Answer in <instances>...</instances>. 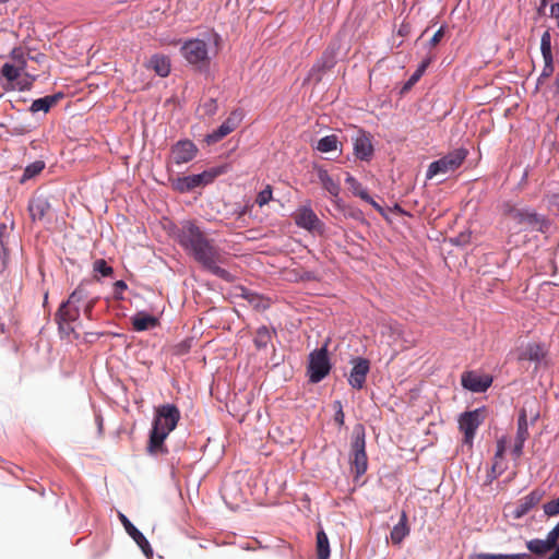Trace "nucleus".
Listing matches in <instances>:
<instances>
[{"label":"nucleus","mask_w":559,"mask_h":559,"mask_svg":"<svg viewBox=\"0 0 559 559\" xmlns=\"http://www.w3.org/2000/svg\"><path fill=\"white\" fill-rule=\"evenodd\" d=\"M174 238L205 271L226 282L234 280L233 275L221 266L226 263V254L194 221L181 222L174 230Z\"/></svg>","instance_id":"obj_1"},{"label":"nucleus","mask_w":559,"mask_h":559,"mask_svg":"<svg viewBox=\"0 0 559 559\" xmlns=\"http://www.w3.org/2000/svg\"><path fill=\"white\" fill-rule=\"evenodd\" d=\"M180 419V412L173 404H165L156 409L153 428L150 433L147 451L151 454H165L168 452L164 445L165 439L176 428Z\"/></svg>","instance_id":"obj_2"},{"label":"nucleus","mask_w":559,"mask_h":559,"mask_svg":"<svg viewBox=\"0 0 559 559\" xmlns=\"http://www.w3.org/2000/svg\"><path fill=\"white\" fill-rule=\"evenodd\" d=\"M227 165L212 167L198 175L178 177L173 181V187L180 193L190 192L195 188L204 187L213 182L218 176L225 174Z\"/></svg>","instance_id":"obj_3"},{"label":"nucleus","mask_w":559,"mask_h":559,"mask_svg":"<svg viewBox=\"0 0 559 559\" xmlns=\"http://www.w3.org/2000/svg\"><path fill=\"white\" fill-rule=\"evenodd\" d=\"M349 461L356 477L364 475L368 468V456L366 453V432L362 425H356L353 430Z\"/></svg>","instance_id":"obj_4"},{"label":"nucleus","mask_w":559,"mask_h":559,"mask_svg":"<svg viewBox=\"0 0 559 559\" xmlns=\"http://www.w3.org/2000/svg\"><path fill=\"white\" fill-rule=\"evenodd\" d=\"M468 155V151L464 147L455 148L442 156L438 160L432 162L427 169L426 178L432 179L438 175H445L459 169Z\"/></svg>","instance_id":"obj_5"},{"label":"nucleus","mask_w":559,"mask_h":559,"mask_svg":"<svg viewBox=\"0 0 559 559\" xmlns=\"http://www.w3.org/2000/svg\"><path fill=\"white\" fill-rule=\"evenodd\" d=\"M79 318L80 307H74L73 305H69L68 301H63L56 312L59 332L67 337L73 335L74 338H79L80 335L73 325Z\"/></svg>","instance_id":"obj_6"},{"label":"nucleus","mask_w":559,"mask_h":559,"mask_svg":"<svg viewBox=\"0 0 559 559\" xmlns=\"http://www.w3.org/2000/svg\"><path fill=\"white\" fill-rule=\"evenodd\" d=\"M330 369L331 365L325 346L320 349H316L309 355L308 374L309 380L312 383H318L325 378L329 374Z\"/></svg>","instance_id":"obj_7"},{"label":"nucleus","mask_w":559,"mask_h":559,"mask_svg":"<svg viewBox=\"0 0 559 559\" xmlns=\"http://www.w3.org/2000/svg\"><path fill=\"white\" fill-rule=\"evenodd\" d=\"M181 52L190 64L200 68L209 64L207 45L201 39L186 41L181 47Z\"/></svg>","instance_id":"obj_8"},{"label":"nucleus","mask_w":559,"mask_h":559,"mask_svg":"<svg viewBox=\"0 0 559 559\" xmlns=\"http://www.w3.org/2000/svg\"><path fill=\"white\" fill-rule=\"evenodd\" d=\"M502 213L521 227L534 228L540 224V218L536 212L519 209L511 203H504L502 205Z\"/></svg>","instance_id":"obj_9"},{"label":"nucleus","mask_w":559,"mask_h":559,"mask_svg":"<svg viewBox=\"0 0 559 559\" xmlns=\"http://www.w3.org/2000/svg\"><path fill=\"white\" fill-rule=\"evenodd\" d=\"M484 420L483 411L477 408L471 412H465L460 416L459 427L464 433V443L472 447L476 430Z\"/></svg>","instance_id":"obj_10"},{"label":"nucleus","mask_w":559,"mask_h":559,"mask_svg":"<svg viewBox=\"0 0 559 559\" xmlns=\"http://www.w3.org/2000/svg\"><path fill=\"white\" fill-rule=\"evenodd\" d=\"M295 224L311 233H322L323 223L319 219L318 215L309 206H302L296 210L293 214Z\"/></svg>","instance_id":"obj_11"},{"label":"nucleus","mask_w":559,"mask_h":559,"mask_svg":"<svg viewBox=\"0 0 559 559\" xmlns=\"http://www.w3.org/2000/svg\"><path fill=\"white\" fill-rule=\"evenodd\" d=\"M243 114L240 110H234L228 118L212 133L207 134L205 141L207 144H214L231 133L241 122Z\"/></svg>","instance_id":"obj_12"},{"label":"nucleus","mask_w":559,"mask_h":559,"mask_svg":"<svg viewBox=\"0 0 559 559\" xmlns=\"http://www.w3.org/2000/svg\"><path fill=\"white\" fill-rule=\"evenodd\" d=\"M559 542V523L547 534L546 539H531L526 543V548L534 555L543 557L551 551Z\"/></svg>","instance_id":"obj_13"},{"label":"nucleus","mask_w":559,"mask_h":559,"mask_svg":"<svg viewBox=\"0 0 559 559\" xmlns=\"http://www.w3.org/2000/svg\"><path fill=\"white\" fill-rule=\"evenodd\" d=\"M544 495V490L534 489L528 495L519 499L512 510L513 519L519 520L525 514H527L534 507H536L543 500Z\"/></svg>","instance_id":"obj_14"},{"label":"nucleus","mask_w":559,"mask_h":559,"mask_svg":"<svg viewBox=\"0 0 559 559\" xmlns=\"http://www.w3.org/2000/svg\"><path fill=\"white\" fill-rule=\"evenodd\" d=\"M369 370L370 362L368 359L361 357L353 359V368L348 377L349 384L356 390H361Z\"/></svg>","instance_id":"obj_15"},{"label":"nucleus","mask_w":559,"mask_h":559,"mask_svg":"<svg viewBox=\"0 0 559 559\" xmlns=\"http://www.w3.org/2000/svg\"><path fill=\"white\" fill-rule=\"evenodd\" d=\"M197 145L190 140H180L171 147L173 159L177 165L192 160L198 154Z\"/></svg>","instance_id":"obj_16"},{"label":"nucleus","mask_w":559,"mask_h":559,"mask_svg":"<svg viewBox=\"0 0 559 559\" xmlns=\"http://www.w3.org/2000/svg\"><path fill=\"white\" fill-rule=\"evenodd\" d=\"M118 518L121 524L123 525L126 532L142 549L144 555L146 557H151L153 555V549L147 539L145 538V536L129 521V519L123 513L119 512Z\"/></svg>","instance_id":"obj_17"},{"label":"nucleus","mask_w":559,"mask_h":559,"mask_svg":"<svg viewBox=\"0 0 559 559\" xmlns=\"http://www.w3.org/2000/svg\"><path fill=\"white\" fill-rule=\"evenodd\" d=\"M462 385L473 392H485L491 384L492 380L488 376H479L475 372H464L462 374Z\"/></svg>","instance_id":"obj_18"},{"label":"nucleus","mask_w":559,"mask_h":559,"mask_svg":"<svg viewBox=\"0 0 559 559\" xmlns=\"http://www.w3.org/2000/svg\"><path fill=\"white\" fill-rule=\"evenodd\" d=\"M547 350L538 343H528L518 348V360H528L539 364L546 357Z\"/></svg>","instance_id":"obj_19"},{"label":"nucleus","mask_w":559,"mask_h":559,"mask_svg":"<svg viewBox=\"0 0 559 559\" xmlns=\"http://www.w3.org/2000/svg\"><path fill=\"white\" fill-rule=\"evenodd\" d=\"M504 452H506V441H504V439H500L497 442V451L495 453L491 469L487 474L488 483H491L492 480L497 479L506 471L507 466L503 462Z\"/></svg>","instance_id":"obj_20"},{"label":"nucleus","mask_w":559,"mask_h":559,"mask_svg":"<svg viewBox=\"0 0 559 559\" xmlns=\"http://www.w3.org/2000/svg\"><path fill=\"white\" fill-rule=\"evenodd\" d=\"M354 154L361 160H369L373 154V146L370 136L365 132H359L354 142Z\"/></svg>","instance_id":"obj_21"},{"label":"nucleus","mask_w":559,"mask_h":559,"mask_svg":"<svg viewBox=\"0 0 559 559\" xmlns=\"http://www.w3.org/2000/svg\"><path fill=\"white\" fill-rule=\"evenodd\" d=\"M540 50H542V55H543L544 63H545L543 72H542V76L548 78L554 72L551 41H550V34L548 32H545L542 35Z\"/></svg>","instance_id":"obj_22"},{"label":"nucleus","mask_w":559,"mask_h":559,"mask_svg":"<svg viewBox=\"0 0 559 559\" xmlns=\"http://www.w3.org/2000/svg\"><path fill=\"white\" fill-rule=\"evenodd\" d=\"M50 209V203L44 197L33 198L28 203V211L33 221H41L49 213Z\"/></svg>","instance_id":"obj_23"},{"label":"nucleus","mask_w":559,"mask_h":559,"mask_svg":"<svg viewBox=\"0 0 559 559\" xmlns=\"http://www.w3.org/2000/svg\"><path fill=\"white\" fill-rule=\"evenodd\" d=\"M132 328L136 332L146 331L150 329H154L159 324V321L156 317L146 314L144 312H139L131 319Z\"/></svg>","instance_id":"obj_24"},{"label":"nucleus","mask_w":559,"mask_h":559,"mask_svg":"<svg viewBox=\"0 0 559 559\" xmlns=\"http://www.w3.org/2000/svg\"><path fill=\"white\" fill-rule=\"evenodd\" d=\"M408 534L409 527L407 525V515L403 511L399 523L392 528L390 537L394 545H400Z\"/></svg>","instance_id":"obj_25"},{"label":"nucleus","mask_w":559,"mask_h":559,"mask_svg":"<svg viewBox=\"0 0 559 559\" xmlns=\"http://www.w3.org/2000/svg\"><path fill=\"white\" fill-rule=\"evenodd\" d=\"M61 98H62V94H55V95H48V96L35 99L32 103L29 110L32 112H38V111L48 112L50 110V108L53 107Z\"/></svg>","instance_id":"obj_26"},{"label":"nucleus","mask_w":559,"mask_h":559,"mask_svg":"<svg viewBox=\"0 0 559 559\" xmlns=\"http://www.w3.org/2000/svg\"><path fill=\"white\" fill-rule=\"evenodd\" d=\"M150 67L162 78L170 72V61L167 57L155 55L150 59Z\"/></svg>","instance_id":"obj_27"},{"label":"nucleus","mask_w":559,"mask_h":559,"mask_svg":"<svg viewBox=\"0 0 559 559\" xmlns=\"http://www.w3.org/2000/svg\"><path fill=\"white\" fill-rule=\"evenodd\" d=\"M241 297L246 299L248 304L255 310H264L270 306L267 299L248 289H242Z\"/></svg>","instance_id":"obj_28"},{"label":"nucleus","mask_w":559,"mask_h":559,"mask_svg":"<svg viewBox=\"0 0 559 559\" xmlns=\"http://www.w3.org/2000/svg\"><path fill=\"white\" fill-rule=\"evenodd\" d=\"M318 177H319V180L322 185V187L333 197H337L340 191H341V187L338 185V182H336L330 175L326 170H319V174H318Z\"/></svg>","instance_id":"obj_29"},{"label":"nucleus","mask_w":559,"mask_h":559,"mask_svg":"<svg viewBox=\"0 0 559 559\" xmlns=\"http://www.w3.org/2000/svg\"><path fill=\"white\" fill-rule=\"evenodd\" d=\"M317 558L329 559L330 558V544L329 538L323 530L317 533Z\"/></svg>","instance_id":"obj_30"},{"label":"nucleus","mask_w":559,"mask_h":559,"mask_svg":"<svg viewBox=\"0 0 559 559\" xmlns=\"http://www.w3.org/2000/svg\"><path fill=\"white\" fill-rule=\"evenodd\" d=\"M345 182L348 186V189L353 192L354 195L359 197L361 200H370L371 197L366 191V189L362 188L361 183L358 182L356 178H354L352 175H347Z\"/></svg>","instance_id":"obj_31"},{"label":"nucleus","mask_w":559,"mask_h":559,"mask_svg":"<svg viewBox=\"0 0 559 559\" xmlns=\"http://www.w3.org/2000/svg\"><path fill=\"white\" fill-rule=\"evenodd\" d=\"M88 292L83 284H80L66 300L69 305H73L74 307H80L81 304H84L88 299Z\"/></svg>","instance_id":"obj_32"},{"label":"nucleus","mask_w":559,"mask_h":559,"mask_svg":"<svg viewBox=\"0 0 559 559\" xmlns=\"http://www.w3.org/2000/svg\"><path fill=\"white\" fill-rule=\"evenodd\" d=\"M338 139L335 134L326 135L319 140L317 150L322 153L335 151L337 148Z\"/></svg>","instance_id":"obj_33"},{"label":"nucleus","mask_w":559,"mask_h":559,"mask_svg":"<svg viewBox=\"0 0 559 559\" xmlns=\"http://www.w3.org/2000/svg\"><path fill=\"white\" fill-rule=\"evenodd\" d=\"M23 72L22 69L11 63H4L1 68V75L10 83H15Z\"/></svg>","instance_id":"obj_34"},{"label":"nucleus","mask_w":559,"mask_h":559,"mask_svg":"<svg viewBox=\"0 0 559 559\" xmlns=\"http://www.w3.org/2000/svg\"><path fill=\"white\" fill-rule=\"evenodd\" d=\"M272 334L266 326H261L257 330L254 336V345L257 348H264L271 342Z\"/></svg>","instance_id":"obj_35"},{"label":"nucleus","mask_w":559,"mask_h":559,"mask_svg":"<svg viewBox=\"0 0 559 559\" xmlns=\"http://www.w3.org/2000/svg\"><path fill=\"white\" fill-rule=\"evenodd\" d=\"M528 436H530V433H528V428H527V415H526V411L522 409L520 412L519 419H518V431H516L515 439L526 441Z\"/></svg>","instance_id":"obj_36"},{"label":"nucleus","mask_w":559,"mask_h":559,"mask_svg":"<svg viewBox=\"0 0 559 559\" xmlns=\"http://www.w3.org/2000/svg\"><path fill=\"white\" fill-rule=\"evenodd\" d=\"M36 80L35 75H32L25 71L21 73V76L16 80L15 86L20 91H28L33 86L34 81Z\"/></svg>","instance_id":"obj_37"},{"label":"nucleus","mask_w":559,"mask_h":559,"mask_svg":"<svg viewBox=\"0 0 559 559\" xmlns=\"http://www.w3.org/2000/svg\"><path fill=\"white\" fill-rule=\"evenodd\" d=\"M10 58L12 59V63L11 64H14L16 66L17 68L22 69L23 71H25V68H26V58H25V53L23 51L22 48H14L11 53H10Z\"/></svg>","instance_id":"obj_38"},{"label":"nucleus","mask_w":559,"mask_h":559,"mask_svg":"<svg viewBox=\"0 0 559 559\" xmlns=\"http://www.w3.org/2000/svg\"><path fill=\"white\" fill-rule=\"evenodd\" d=\"M45 168V163L43 160H36L32 164H29L23 174L24 179H31L41 173V170Z\"/></svg>","instance_id":"obj_39"},{"label":"nucleus","mask_w":559,"mask_h":559,"mask_svg":"<svg viewBox=\"0 0 559 559\" xmlns=\"http://www.w3.org/2000/svg\"><path fill=\"white\" fill-rule=\"evenodd\" d=\"M192 346V338H186L171 347V353L176 356L186 355Z\"/></svg>","instance_id":"obj_40"},{"label":"nucleus","mask_w":559,"mask_h":559,"mask_svg":"<svg viewBox=\"0 0 559 559\" xmlns=\"http://www.w3.org/2000/svg\"><path fill=\"white\" fill-rule=\"evenodd\" d=\"M93 269L95 272L100 273L103 276H109L112 274L114 270L104 259H98L94 262Z\"/></svg>","instance_id":"obj_41"},{"label":"nucleus","mask_w":559,"mask_h":559,"mask_svg":"<svg viewBox=\"0 0 559 559\" xmlns=\"http://www.w3.org/2000/svg\"><path fill=\"white\" fill-rule=\"evenodd\" d=\"M202 112L206 117H212L217 112L218 106L216 99L210 98L201 106Z\"/></svg>","instance_id":"obj_42"},{"label":"nucleus","mask_w":559,"mask_h":559,"mask_svg":"<svg viewBox=\"0 0 559 559\" xmlns=\"http://www.w3.org/2000/svg\"><path fill=\"white\" fill-rule=\"evenodd\" d=\"M272 188L271 186H266L265 189H263L262 191L259 192L257 199H255V203L259 205V206H263L265 204H267L271 199H272Z\"/></svg>","instance_id":"obj_43"},{"label":"nucleus","mask_w":559,"mask_h":559,"mask_svg":"<svg viewBox=\"0 0 559 559\" xmlns=\"http://www.w3.org/2000/svg\"><path fill=\"white\" fill-rule=\"evenodd\" d=\"M333 407H334V411H335V414H334V421L340 426L342 427L344 425V421H345V414L343 412V405H342V402L341 401H334L333 403Z\"/></svg>","instance_id":"obj_44"},{"label":"nucleus","mask_w":559,"mask_h":559,"mask_svg":"<svg viewBox=\"0 0 559 559\" xmlns=\"http://www.w3.org/2000/svg\"><path fill=\"white\" fill-rule=\"evenodd\" d=\"M544 512L548 516L559 514V499L551 500L543 506Z\"/></svg>","instance_id":"obj_45"},{"label":"nucleus","mask_w":559,"mask_h":559,"mask_svg":"<svg viewBox=\"0 0 559 559\" xmlns=\"http://www.w3.org/2000/svg\"><path fill=\"white\" fill-rule=\"evenodd\" d=\"M13 223L10 225L7 222L0 223V248H4V240L9 237L10 229H12Z\"/></svg>","instance_id":"obj_46"},{"label":"nucleus","mask_w":559,"mask_h":559,"mask_svg":"<svg viewBox=\"0 0 559 559\" xmlns=\"http://www.w3.org/2000/svg\"><path fill=\"white\" fill-rule=\"evenodd\" d=\"M97 299L95 297H91L88 295V299L83 304V312L88 318L92 319V312L96 305Z\"/></svg>","instance_id":"obj_47"},{"label":"nucleus","mask_w":559,"mask_h":559,"mask_svg":"<svg viewBox=\"0 0 559 559\" xmlns=\"http://www.w3.org/2000/svg\"><path fill=\"white\" fill-rule=\"evenodd\" d=\"M423 74H424L423 72H420L419 70H416L411 75L408 81L405 83L403 91H407V90L412 88V86H414L419 81V79L423 76Z\"/></svg>","instance_id":"obj_48"},{"label":"nucleus","mask_w":559,"mask_h":559,"mask_svg":"<svg viewBox=\"0 0 559 559\" xmlns=\"http://www.w3.org/2000/svg\"><path fill=\"white\" fill-rule=\"evenodd\" d=\"M444 36V27L441 26L430 38L429 45L430 47H436L443 38Z\"/></svg>","instance_id":"obj_49"},{"label":"nucleus","mask_w":559,"mask_h":559,"mask_svg":"<svg viewBox=\"0 0 559 559\" xmlns=\"http://www.w3.org/2000/svg\"><path fill=\"white\" fill-rule=\"evenodd\" d=\"M127 284L123 282V281H117L115 284H114V292H115V296L116 298L118 299H122V293L127 289Z\"/></svg>","instance_id":"obj_50"},{"label":"nucleus","mask_w":559,"mask_h":559,"mask_svg":"<svg viewBox=\"0 0 559 559\" xmlns=\"http://www.w3.org/2000/svg\"><path fill=\"white\" fill-rule=\"evenodd\" d=\"M524 443H525L524 440L515 439V443L512 449V454L515 459H518L522 455Z\"/></svg>","instance_id":"obj_51"},{"label":"nucleus","mask_w":559,"mask_h":559,"mask_svg":"<svg viewBox=\"0 0 559 559\" xmlns=\"http://www.w3.org/2000/svg\"><path fill=\"white\" fill-rule=\"evenodd\" d=\"M469 559H502V555L501 554L493 555V554L479 552V554L472 555L469 557Z\"/></svg>","instance_id":"obj_52"},{"label":"nucleus","mask_w":559,"mask_h":559,"mask_svg":"<svg viewBox=\"0 0 559 559\" xmlns=\"http://www.w3.org/2000/svg\"><path fill=\"white\" fill-rule=\"evenodd\" d=\"M502 559H533L530 554H512V555H502Z\"/></svg>","instance_id":"obj_53"},{"label":"nucleus","mask_w":559,"mask_h":559,"mask_svg":"<svg viewBox=\"0 0 559 559\" xmlns=\"http://www.w3.org/2000/svg\"><path fill=\"white\" fill-rule=\"evenodd\" d=\"M550 12H551V15L556 19L557 26L559 28V1L551 5Z\"/></svg>","instance_id":"obj_54"},{"label":"nucleus","mask_w":559,"mask_h":559,"mask_svg":"<svg viewBox=\"0 0 559 559\" xmlns=\"http://www.w3.org/2000/svg\"><path fill=\"white\" fill-rule=\"evenodd\" d=\"M430 62H431L430 58H427V59L423 60L421 63L419 64V67L417 68V70H419L420 72L425 73V71L428 68V66L430 64Z\"/></svg>","instance_id":"obj_55"},{"label":"nucleus","mask_w":559,"mask_h":559,"mask_svg":"<svg viewBox=\"0 0 559 559\" xmlns=\"http://www.w3.org/2000/svg\"><path fill=\"white\" fill-rule=\"evenodd\" d=\"M430 62H431L430 58H427V59L423 60L421 63L419 64V67L417 68V70H419L420 72L425 73V71L428 68V66L430 64Z\"/></svg>","instance_id":"obj_56"},{"label":"nucleus","mask_w":559,"mask_h":559,"mask_svg":"<svg viewBox=\"0 0 559 559\" xmlns=\"http://www.w3.org/2000/svg\"><path fill=\"white\" fill-rule=\"evenodd\" d=\"M333 63H334L333 59L330 58L329 60H323L322 64H318V67L323 69V70L324 69H330V68H332Z\"/></svg>","instance_id":"obj_57"},{"label":"nucleus","mask_w":559,"mask_h":559,"mask_svg":"<svg viewBox=\"0 0 559 559\" xmlns=\"http://www.w3.org/2000/svg\"><path fill=\"white\" fill-rule=\"evenodd\" d=\"M549 203H550V205H552V206H557V207H558V210H559V194H552V195H550V198H549Z\"/></svg>","instance_id":"obj_58"},{"label":"nucleus","mask_w":559,"mask_h":559,"mask_svg":"<svg viewBox=\"0 0 559 559\" xmlns=\"http://www.w3.org/2000/svg\"><path fill=\"white\" fill-rule=\"evenodd\" d=\"M5 255H7L5 249L0 248V272L4 267Z\"/></svg>","instance_id":"obj_59"},{"label":"nucleus","mask_w":559,"mask_h":559,"mask_svg":"<svg viewBox=\"0 0 559 559\" xmlns=\"http://www.w3.org/2000/svg\"><path fill=\"white\" fill-rule=\"evenodd\" d=\"M548 559H559V540L558 545L555 548H552V554Z\"/></svg>","instance_id":"obj_60"},{"label":"nucleus","mask_w":559,"mask_h":559,"mask_svg":"<svg viewBox=\"0 0 559 559\" xmlns=\"http://www.w3.org/2000/svg\"><path fill=\"white\" fill-rule=\"evenodd\" d=\"M367 203L371 204L376 210L382 212V207L371 198L370 200H365Z\"/></svg>","instance_id":"obj_61"},{"label":"nucleus","mask_w":559,"mask_h":559,"mask_svg":"<svg viewBox=\"0 0 559 559\" xmlns=\"http://www.w3.org/2000/svg\"><path fill=\"white\" fill-rule=\"evenodd\" d=\"M25 132H27V130H25L24 128H17V127L14 128L15 134H23Z\"/></svg>","instance_id":"obj_62"},{"label":"nucleus","mask_w":559,"mask_h":559,"mask_svg":"<svg viewBox=\"0 0 559 559\" xmlns=\"http://www.w3.org/2000/svg\"><path fill=\"white\" fill-rule=\"evenodd\" d=\"M544 10H545V8H543L542 4H540L539 8L537 9L538 14L543 15L544 14Z\"/></svg>","instance_id":"obj_63"},{"label":"nucleus","mask_w":559,"mask_h":559,"mask_svg":"<svg viewBox=\"0 0 559 559\" xmlns=\"http://www.w3.org/2000/svg\"><path fill=\"white\" fill-rule=\"evenodd\" d=\"M549 0H540V4L543 8H546Z\"/></svg>","instance_id":"obj_64"}]
</instances>
